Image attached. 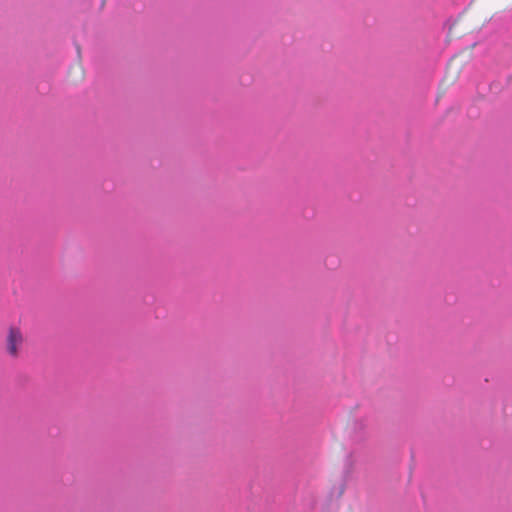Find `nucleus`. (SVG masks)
Returning a JSON list of instances; mask_svg holds the SVG:
<instances>
[{"label":"nucleus","mask_w":512,"mask_h":512,"mask_svg":"<svg viewBox=\"0 0 512 512\" xmlns=\"http://www.w3.org/2000/svg\"><path fill=\"white\" fill-rule=\"evenodd\" d=\"M24 337L19 327L11 326L6 337V351L13 359L19 358L23 350Z\"/></svg>","instance_id":"1"},{"label":"nucleus","mask_w":512,"mask_h":512,"mask_svg":"<svg viewBox=\"0 0 512 512\" xmlns=\"http://www.w3.org/2000/svg\"><path fill=\"white\" fill-rule=\"evenodd\" d=\"M75 70L79 73L78 79L83 78V71L80 67H76Z\"/></svg>","instance_id":"2"}]
</instances>
